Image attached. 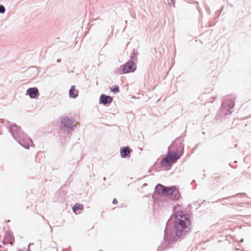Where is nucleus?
Masks as SVG:
<instances>
[{
  "mask_svg": "<svg viewBox=\"0 0 251 251\" xmlns=\"http://www.w3.org/2000/svg\"><path fill=\"white\" fill-rule=\"evenodd\" d=\"M136 65L133 62H128L123 66V73L126 74L133 72L136 70Z\"/></svg>",
  "mask_w": 251,
  "mask_h": 251,
  "instance_id": "nucleus-5",
  "label": "nucleus"
},
{
  "mask_svg": "<svg viewBox=\"0 0 251 251\" xmlns=\"http://www.w3.org/2000/svg\"><path fill=\"white\" fill-rule=\"evenodd\" d=\"M14 240V239L12 234L10 232H6L5 236V242L12 244Z\"/></svg>",
  "mask_w": 251,
  "mask_h": 251,
  "instance_id": "nucleus-11",
  "label": "nucleus"
},
{
  "mask_svg": "<svg viewBox=\"0 0 251 251\" xmlns=\"http://www.w3.org/2000/svg\"><path fill=\"white\" fill-rule=\"evenodd\" d=\"M170 196L173 200H178L180 197V194L179 193L177 188L175 186L169 187L167 195Z\"/></svg>",
  "mask_w": 251,
  "mask_h": 251,
  "instance_id": "nucleus-4",
  "label": "nucleus"
},
{
  "mask_svg": "<svg viewBox=\"0 0 251 251\" xmlns=\"http://www.w3.org/2000/svg\"><path fill=\"white\" fill-rule=\"evenodd\" d=\"M83 208L82 204L80 203H76L73 207V210L74 213H76L78 210H82Z\"/></svg>",
  "mask_w": 251,
  "mask_h": 251,
  "instance_id": "nucleus-12",
  "label": "nucleus"
},
{
  "mask_svg": "<svg viewBox=\"0 0 251 251\" xmlns=\"http://www.w3.org/2000/svg\"><path fill=\"white\" fill-rule=\"evenodd\" d=\"M74 126H75L74 121L68 117H66L62 119L60 128L64 132L69 133L71 130H73Z\"/></svg>",
  "mask_w": 251,
  "mask_h": 251,
  "instance_id": "nucleus-3",
  "label": "nucleus"
},
{
  "mask_svg": "<svg viewBox=\"0 0 251 251\" xmlns=\"http://www.w3.org/2000/svg\"><path fill=\"white\" fill-rule=\"evenodd\" d=\"M26 92L31 99L35 98L39 94V91L37 88H30L27 90Z\"/></svg>",
  "mask_w": 251,
  "mask_h": 251,
  "instance_id": "nucleus-8",
  "label": "nucleus"
},
{
  "mask_svg": "<svg viewBox=\"0 0 251 251\" xmlns=\"http://www.w3.org/2000/svg\"><path fill=\"white\" fill-rule=\"evenodd\" d=\"M5 11V8L3 6L0 5V13H3Z\"/></svg>",
  "mask_w": 251,
  "mask_h": 251,
  "instance_id": "nucleus-14",
  "label": "nucleus"
},
{
  "mask_svg": "<svg viewBox=\"0 0 251 251\" xmlns=\"http://www.w3.org/2000/svg\"><path fill=\"white\" fill-rule=\"evenodd\" d=\"M78 94V90L75 89V86H72L69 91V96L71 98H75Z\"/></svg>",
  "mask_w": 251,
  "mask_h": 251,
  "instance_id": "nucleus-9",
  "label": "nucleus"
},
{
  "mask_svg": "<svg viewBox=\"0 0 251 251\" xmlns=\"http://www.w3.org/2000/svg\"><path fill=\"white\" fill-rule=\"evenodd\" d=\"M111 91L113 92H119V87L118 86H115L113 88H111Z\"/></svg>",
  "mask_w": 251,
  "mask_h": 251,
  "instance_id": "nucleus-13",
  "label": "nucleus"
},
{
  "mask_svg": "<svg viewBox=\"0 0 251 251\" xmlns=\"http://www.w3.org/2000/svg\"><path fill=\"white\" fill-rule=\"evenodd\" d=\"M130 153V150L128 147H124L121 151V155L122 157H126L129 156Z\"/></svg>",
  "mask_w": 251,
  "mask_h": 251,
  "instance_id": "nucleus-10",
  "label": "nucleus"
},
{
  "mask_svg": "<svg viewBox=\"0 0 251 251\" xmlns=\"http://www.w3.org/2000/svg\"><path fill=\"white\" fill-rule=\"evenodd\" d=\"M169 187H165L161 184H158L155 187V192L158 194L167 195Z\"/></svg>",
  "mask_w": 251,
  "mask_h": 251,
  "instance_id": "nucleus-6",
  "label": "nucleus"
},
{
  "mask_svg": "<svg viewBox=\"0 0 251 251\" xmlns=\"http://www.w3.org/2000/svg\"><path fill=\"white\" fill-rule=\"evenodd\" d=\"M114 204H117L118 203V201L116 199H114L112 201Z\"/></svg>",
  "mask_w": 251,
  "mask_h": 251,
  "instance_id": "nucleus-15",
  "label": "nucleus"
},
{
  "mask_svg": "<svg viewBox=\"0 0 251 251\" xmlns=\"http://www.w3.org/2000/svg\"><path fill=\"white\" fill-rule=\"evenodd\" d=\"M191 222L181 211H178L176 214L175 227L176 234L180 236L190 229Z\"/></svg>",
  "mask_w": 251,
  "mask_h": 251,
  "instance_id": "nucleus-1",
  "label": "nucleus"
},
{
  "mask_svg": "<svg viewBox=\"0 0 251 251\" xmlns=\"http://www.w3.org/2000/svg\"><path fill=\"white\" fill-rule=\"evenodd\" d=\"M113 99L110 96H106L104 94H102L100 99V102L104 105L110 103L112 101Z\"/></svg>",
  "mask_w": 251,
  "mask_h": 251,
  "instance_id": "nucleus-7",
  "label": "nucleus"
},
{
  "mask_svg": "<svg viewBox=\"0 0 251 251\" xmlns=\"http://www.w3.org/2000/svg\"><path fill=\"white\" fill-rule=\"evenodd\" d=\"M172 146L169 149L167 155L163 157L161 162L160 165L167 169H170L172 165L175 163L182 154L183 151L181 148L179 150H172Z\"/></svg>",
  "mask_w": 251,
  "mask_h": 251,
  "instance_id": "nucleus-2",
  "label": "nucleus"
}]
</instances>
